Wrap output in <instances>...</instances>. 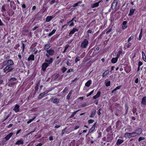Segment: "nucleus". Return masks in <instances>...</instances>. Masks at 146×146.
I'll use <instances>...</instances> for the list:
<instances>
[{"instance_id": "nucleus-1", "label": "nucleus", "mask_w": 146, "mask_h": 146, "mask_svg": "<svg viewBox=\"0 0 146 146\" xmlns=\"http://www.w3.org/2000/svg\"><path fill=\"white\" fill-rule=\"evenodd\" d=\"M2 64L4 66H7L3 69L4 72H6V71L9 72L12 70L13 69L14 63L13 61L11 60L4 61Z\"/></svg>"}, {"instance_id": "nucleus-2", "label": "nucleus", "mask_w": 146, "mask_h": 146, "mask_svg": "<svg viewBox=\"0 0 146 146\" xmlns=\"http://www.w3.org/2000/svg\"><path fill=\"white\" fill-rule=\"evenodd\" d=\"M118 3L117 0H114L113 3H112L111 7L109 10V11L111 12V9H112L113 11L114 10L115 11H116L117 9H116V7Z\"/></svg>"}, {"instance_id": "nucleus-3", "label": "nucleus", "mask_w": 146, "mask_h": 146, "mask_svg": "<svg viewBox=\"0 0 146 146\" xmlns=\"http://www.w3.org/2000/svg\"><path fill=\"white\" fill-rule=\"evenodd\" d=\"M124 136L125 137H127L128 138H130L131 137H134L137 136V135H135V132L132 133H126Z\"/></svg>"}, {"instance_id": "nucleus-4", "label": "nucleus", "mask_w": 146, "mask_h": 146, "mask_svg": "<svg viewBox=\"0 0 146 146\" xmlns=\"http://www.w3.org/2000/svg\"><path fill=\"white\" fill-rule=\"evenodd\" d=\"M88 44V41L86 39H84L81 43V47L83 48H85L86 47Z\"/></svg>"}, {"instance_id": "nucleus-5", "label": "nucleus", "mask_w": 146, "mask_h": 146, "mask_svg": "<svg viewBox=\"0 0 146 146\" xmlns=\"http://www.w3.org/2000/svg\"><path fill=\"white\" fill-rule=\"evenodd\" d=\"M53 61L52 58H48L46 59L45 60V62L49 65L52 63Z\"/></svg>"}, {"instance_id": "nucleus-6", "label": "nucleus", "mask_w": 146, "mask_h": 146, "mask_svg": "<svg viewBox=\"0 0 146 146\" xmlns=\"http://www.w3.org/2000/svg\"><path fill=\"white\" fill-rule=\"evenodd\" d=\"M49 66V65L48 64H47L46 63H44L42 66V70L44 71H45L46 68Z\"/></svg>"}, {"instance_id": "nucleus-7", "label": "nucleus", "mask_w": 146, "mask_h": 146, "mask_svg": "<svg viewBox=\"0 0 146 146\" xmlns=\"http://www.w3.org/2000/svg\"><path fill=\"white\" fill-rule=\"evenodd\" d=\"M46 51L49 55L51 56L54 53V50L51 49L46 50Z\"/></svg>"}, {"instance_id": "nucleus-8", "label": "nucleus", "mask_w": 146, "mask_h": 146, "mask_svg": "<svg viewBox=\"0 0 146 146\" xmlns=\"http://www.w3.org/2000/svg\"><path fill=\"white\" fill-rule=\"evenodd\" d=\"M20 106L17 104H16L13 109L14 110L16 113H17L19 111V108Z\"/></svg>"}, {"instance_id": "nucleus-9", "label": "nucleus", "mask_w": 146, "mask_h": 146, "mask_svg": "<svg viewBox=\"0 0 146 146\" xmlns=\"http://www.w3.org/2000/svg\"><path fill=\"white\" fill-rule=\"evenodd\" d=\"M142 131V129L141 128H139L135 130V132H134L135 133V135H138L141 134Z\"/></svg>"}, {"instance_id": "nucleus-10", "label": "nucleus", "mask_w": 146, "mask_h": 146, "mask_svg": "<svg viewBox=\"0 0 146 146\" xmlns=\"http://www.w3.org/2000/svg\"><path fill=\"white\" fill-rule=\"evenodd\" d=\"M24 143V141L22 139H20L17 141L15 143V145H23Z\"/></svg>"}, {"instance_id": "nucleus-11", "label": "nucleus", "mask_w": 146, "mask_h": 146, "mask_svg": "<svg viewBox=\"0 0 146 146\" xmlns=\"http://www.w3.org/2000/svg\"><path fill=\"white\" fill-rule=\"evenodd\" d=\"M13 134V133L12 132L10 133L9 134L7 135L5 137V139L6 140H9L10 138L11 137Z\"/></svg>"}, {"instance_id": "nucleus-12", "label": "nucleus", "mask_w": 146, "mask_h": 146, "mask_svg": "<svg viewBox=\"0 0 146 146\" xmlns=\"http://www.w3.org/2000/svg\"><path fill=\"white\" fill-rule=\"evenodd\" d=\"M51 101L54 104H57L59 102V100L58 98H56L54 99H52Z\"/></svg>"}, {"instance_id": "nucleus-13", "label": "nucleus", "mask_w": 146, "mask_h": 146, "mask_svg": "<svg viewBox=\"0 0 146 146\" xmlns=\"http://www.w3.org/2000/svg\"><path fill=\"white\" fill-rule=\"evenodd\" d=\"M127 22L126 21H124L123 23V25L122 26V29H124L127 27V25H126Z\"/></svg>"}, {"instance_id": "nucleus-14", "label": "nucleus", "mask_w": 146, "mask_h": 146, "mask_svg": "<svg viewBox=\"0 0 146 146\" xmlns=\"http://www.w3.org/2000/svg\"><path fill=\"white\" fill-rule=\"evenodd\" d=\"M51 46V45L49 43H47L44 45V49L45 50H48L50 47Z\"/></svg>"}, {"instance_id": "nucleus-15", "label": "nucleus", "mask_w": 146, "mask_h": 146, "mask_svg": "<svg viewBox=\"0 0 146 146\" xmlns=\"http://www.w3.org/2000/svg\"><path fill=\"white\" fill-rule=\"evenodd\" d=\"M48 91H46L43 93H41L38 96V98H41L44 95H45L46 94H47L48 92Z\"/></svg>"}, {"instance_id": "nucleus-16", "label": "nucleus", "mask_w": 146, "mask_h": 146, "mask_svg": "<svg viewBox=\"0 0 146 146\" xmlns=\"http://www.w3.org/2000/svg\"><path fill=\"white\" fill-rule=\"evenodd\" d=\"M78 29L76 28H74L73 29L71 30L69 33V34H73L75 32H78Z\"/></svg>"}, {"instance_id": "nucleus-17", "label": "nucleus", "mask_w": 146, "mask_h": 146, "mask_svg": "<svg viewBox=\"0 0 146 146\" xmlns=\"http://www.w3.org/2000/svg\"><path fill=\"white\" fill-rule=\"evenodd\" d=\"M92 82V81L91 80H89L85 83V86L87 87H89L91 84Z\"/></svg>"}, {"instance_id": "nucleus-18", "label": "nucleus", "mask_w": 146, "mask_h": 146, "mask_svg": "<svg viewBox=\"0 0 146 146\" xmlns=\"http://www.w3.org/2000/svg\"><path fill=\"white\" fill-rule=\"evenodd\" d=\"M100 1H99L98 2L96 3L92 4L91 6L92 8H94L96 7H97L99 5V3H100Z\"/></svg>"}, {"instance_id": "nucleus-19", "label": "nucleus", "mask_w": 146, "mask_h": 146, "mask_svg": "<svg viewBox=\"0 0 146 146\" xmlns=\"http://www.w3.org/2000/svg\"><path fill=\"white\" fill-rule=\"evenodd\" d=\"M135 10V9H130V11H129V15L131 16V15H132L133 14Z\"/></svg>"}, {"instance_id": "nucleus-20", "label": "nucleus", "mask_w": 146, "mask_h": 146, "mask_svg": "<svg viewBox=\"0 0 146 146\" xmlns=\"http://www.w3.org/2000/svg\"><path fill=\"white\" fill-rule=\"evenodd\" d=\"M34 56L33 54H31L28 58V61L31 60H34Z\"/></svg>"}, {"instance_id": "nucleus-21", "label": "nucleus", "mask_w": 146, "mask_h": 146, "mask_svg": "<svg viewBox=\"0 0 146 146\" xmlns=\"http://www.w3.org/2000/svg\"><path fill=\"white\" fill-rule=\"evenodd\" d=\"M53 18L52 16H48L46 17V22H49L52 20Z\"/></svg>"}, {"instance_id": "nucleus-22", "label": "nucleus", "mask_w": 146, "mask_h": 146, "mask_svg": "<svg viewBox=\"0 0 146 146\" xmlns=\"http://www.w3.org/2000/svg\"><path fill=\"white\" fill-rule=\"evenodd\" d=\"M118 57L116 58H113L111 60V62L113 63H115L117 61Z\"/></svg>"}, {"instance_id": "nucleus-23", "label": "nucleus", "mask_w": 146, "mask_h": 146, "mask_svg": "<svg viewBox=\"0 0 146 146\" xmlns=\"http://www.w3.org/2000/svg\"><path fill=\"white\" fill-rule=\"evenodd\" d=\"M141 103L144 105L146 104V97H144L142 98Z\"/></svg>"}, {"instance_id": "nucleus-24", "label": "nucleus", "mask_w": 146, "mask_h": 146, "mask_svg": "<svg viewBox=\"0 0 146 146\" xmlns=\"http://www.w3.org/2000/svg\"><path fill=\"white\" fill-rule=\"evenodd\" d=\"M124 141L123 139H118L116 142V144L117 145H119L122 143Z\"/></svg>"}, {"instance_id": "nucleus-25", "label": "nucleus", "mask_w": 146, "mask_h": 146, "mask_svg": "<svg viewBox=\"0 0 146 146\" xmlns=\"http://www.w3.org/2000/svg\"><path fill=\"white\" fill-rule=\"evenodd\" d=\"M72 92H73L72 90L70 91L69 92V94H68V95L66 97V99H67L69 100L70 99V97L72 95Z\"/></svg>"}, {"instance_id": "nucleus-26", "label": "nucleus", "mask_w": 146, "mask_h": 146, "mask_svg": "<svg viewBox=\"0 0 146 146\" xmlns=\"http://www.w3.org/2000/svg\"><path fill=\"white\" fill-rule=\"evenodd\" d=\"M131 45V44L130 42H129L128 43H125L124 45L125 47V48H129L130 47Z\"/></svg>"}, {"instance_id": "nucleus-27", "label": "nucleus", "mask_w": 146, "mask_h": 146, "mask_svg": "<svg viewBox=\"0 0 146 146\" xmlns=\"http://www.w3.org/2000/svg\"><path fill=\"white\" fill-rule=\"evenodd\" d=\"M109 72V70H107L106 71L104 72L103 74H102V76L103 77H105V76L108 74Z\"/></svg>"}, {"instance_id": "nucleus-28", "label": "nucleus", "mask_w": 146, "mask_h": 146, "mask_svg": "<svg viewBox=\"0 0 146 146\" xmlns=\"http://www.w3.org/2000/svg\"><path fill=\"white\" fill-rule=\"evenodd\" d=\"M100 91L98 92L97 94L95 95V96H93V98L94 99H95L97 98H98L100 96Z\"/></svg>"}, {"instance_id": "nucleus-29", "label": "nucleus", "mask_w": 146, "mask_h": 146, "mask_svg": "<svg viewBox=\"0 0 146 146\" xmlns=\"http://www.w3.org/2000/svg\"><path fill=\"white\" fill-rule=\"evenodd\" d=\"M121 122L119 120H118L116 124V127H119L120 125H121Z\"/></svg>"}, {"instance_id": "nucleus-30", "label": "nucleus", "mask_w": 146, "mask_h": 146, "mask_svg": "<svg viewBox=\"0 0 146 146\" xmlns=\"http://www.w3.org/2000/svg\"><path fill=\"white\" fill-rule=\"evenodd\" d=\"M95 113L96 111L95 110H93L91 113V115L90 117H93L95 115Z\"/></svg>"}, {"instance_id": "nucleus-31", "label": "nucleus", "mask_w": 146, "mask_h": 146, "mask_svg": "<svg viewBox=\"0 0 146 146\" xmlns=\"http://www.w3.org/2000/svg\"><path fill=\"white\" fill-rule=\"evenodd\" d=\"M56 30L53 29L51 33H50L48 34V36H52V35H53L54 34V33L56 32Z\"/></svg>"}, {"instance_id": "nucleus-32", "label": "nucleus", "mask_w": 146, "mask_h": 146, "mask_svg": "<svg viewBox=\"0 0 146 146\" xmlns=\"http://www.w3.org/2000/svg\"><path fill=\"white\" fill-rule=\"evenodd\" d=\"M142 58L143 60L146 62V57L144 53L142 52Z\"/></svg>"}, {"instance_id": "nucleus-33", "label": "nucleus", "mask_w": 146, "mask_h": 146, "mask_svg": "<svg viewBox=\"0 0 146 146\" xmlns=\"http://www.w3.org/2000/svg\"><path fill=\"white\" fill-rule=\"evenodd\" d=\"M105 84L107 86H110V82L106 80L105 81Z\"/></svg>"}, {"instance_id": "nucleus-34", "label": "nucleus", "mask_w": 146, "mask_h": 146, "mask_svg": "<svg viewBox=\"0 0 146 146\" xmlns=\"http://www.w3.org/2000/svg\"><path fill=\"white\" fill-rule=\"evenodd\" d=\"M95 129V126L94 125L89 130V133H91Z\"/></svg>"}, {"instance_id": "nucleus-35", "label": "nucleus", "mask_w": 146, "mask_h": 146, "mask_svg": "<svg viewBox=\"0 0 146 146\" xmlns=\"http://www.w3.org/2000/svg\"><path fill=\"white\" fill-rule=\"evenodd\" d=\"M74 17L73 18L71 21H69V22L68 23H67L68 24L69 23H71L70 25V26L71 27H72L73 26H74V23L73 22H71L74 20Z\"/></svg>"}, {"instance_id": "nucleus-36", "label": "nucleus", "mask_w": 146, "mask_h": 146, "mask_svg": "<svg viewBox=\"0 0 146 146\" xmlns=\"http://www.w3.org/2000/svg\"><path fill=\"white\" fill-rule=\"evenodd\" d=\"M81 3H82V2L81 1H79L78 2L74 4L73 5V6L74 7H75L77 6L78 5V4H80Z\"/></svg>"}, {"instance_id": "nucleus-37", "label": "nucleus", "mask_w": 146, "mask_h": 146, "mask_svg": "<svg viewBox=\"0 0 146 146\" xmlns=\"http://www.w3.org/2000/svg\"><path fill=\"white\" fill-rule=\"evenodd\" d=\"M35 118H36V117H35L29 120V121H28L27 122V123L29 124V123H31V122H32V121H33V120H34V119H35Z\"/></svg>"}, {"instance_id": "nucleus-38", "label": "nucleus", "mask_w": 146, "mask_h": 146, "mask_svg": "<svg viewBox=\"0 0 146 146\" xmlns=\"http://www.w3.org/2000/svg\"><path fill=\"white\" fill-rule=\"evenodd\" d=\"M145 139V138L144 137H139L138 139L139 141H140L141 140H144Z\"/></svg>"}, {"instance_id": "nucleus-39", "label": "nucleus", "mask_w": 146, "mask_h": 146, "mask_svg": "<svg viewBox=\"0 0 146 146\" xmlns=\"http://www.w3.org/2000/svg\"><path fill=\"white\" fill-rule=\"evenodd\" d=\"M94 90H93L92 91H91L90 93H89L87 95V97H88L89 96L92 95L94 92Z\"/></svg>"}, {"instance_id": "nucleus-40", "label": "nucleus", "mask_w": 146, "mask_h": 146, "mask_svg": "<svg viewBox=\"0 0 146 146\" xmlns=\"http://www.w3.org/2000/svg\"><path fill=\"white\" fill-rule=\"evenodd\" d=\"M142 33H140V34L139 36V38H138V39L139 40H141V39L142 37Z\"/></svg>"}, {"instance_id": "nucleus-41", "label": "nucleus", "mask_w": 146, "mask_h": 146, "mask_svg": "<svg viewBox=\"0 0 146 146\" xmlns=\"http://www.w3.org/2000/svg\"><path fill=\"white\" fill-rule=\"evenodd\" d=\"M80 60L79 57V56L77 57L75 60V62L76 63L78 61Z\"/></svg>"}, {"instance_id": "nucleus-42", "label": "nucleus", "mask_w": 146, "mask_h": 146, "mask_svg": "<svg viewBox=\"0 0 146 146\" xmlns=\"http://www.w3.org/2000/svg\"><path fill=\"white\" fill-rule=\"evenodd\" d=\"M92 31L90 30H88L86 32V34L88 35L89 36V34L91 33H92Z\"/></svg>"}, {"instance_id": "nucleus-43", "label": "nucleus", "mask_w": 146, "mask_h": 146, "mask_svg": "<svg viewBox=\"0 0 146 146\" xmlns=\"http://www.w3.org/2000/svg\"><path fill=\"white\" fill-rule=\"evenodd\" d=\"M67 68L65 67H63L62 69V70L63 73L65 72Z\"/></svg>"}, {"instance_id": "nucleus-44", "label": "nucleus", "mask_w": 146, "mask_h": 146, "mask_svg": "<svg viewBox=\"0 0 146 146\" xmlns=\"http://www.w3.org/2000/svg\"><path fill=\"white\" fill-rule=\"evenodd\" d=\"M16 80V78H11L10 80V82H12V81H14Z\"/></svg>"}, {"instance_id": "nucleus-45", "label": "nucleus", "mask_w": 146, "mask_h": 146, "mask_svg": "<svg viewBox=\"0 0 146 146\" xmlns=\"http://www.w3.org/2000/svg\"><path fill=\"white\" fill-rule=\"evenodd\" d=\"M111 130V127L110 126L109 127L106 129V131L109 132Z\"/></svg>"}, {"instance_id": "nucleus-46", "label": "nucleus", "mask_w": 146, "mask_h": 146, "mask_svg": "<svg viewBox=\"0 0 146 146\" xmlns=\"http://www.w3.org/2000/svg\"><path fill=\"white\" fill-rule=\"evenodd\" d=\"M68 90V88L67 87H66L63 90V92L64 93H66L67 92V91Z\"/></svg>"}, {"instance_id": "nucleus-47", "label": "nucleus", "mask_w": 146, "mask_h": 146, "mask_svg": "<svg viewBox=\"0 0 146 146\" xmlns=\"http://www.w3.org/2000/svg\"><path fill=\"white\" fill-rule=\"evenodd\" d=\"M25 44L23 43H22V48H23V52L24 51V50L25 49Z\"/></svg>"}, {"instance_id": "nucleus-48", "label": "nucleus", "mask_w": 146, "mask_h": 146, "mask_svg": "<svg viewBox=\"0 0 146 146\" xmlns=\"http://www.w3.org/2000/svg\"><path fill=\"white\" fill-rule=\"evenodd\" d=\"M94 121V120L92 119H90L88 121V122L89 123H92Z\"/></svg>"}, {"instance_id": "nucleus-49", "label": "nucleus", "mask_w": 146, "mask_h": 146, "mask_svg": "<svg viewBox=\"0 0 146 146\" xmlns=\"http://www.w3.org/2000/svg\"><path fill=\"white\" fill-rule=\"evenodd\" d=\"M73 69H69L67 72L68 73L70 72H73Z\"/></svg>"}, {"instance_id": "nucleus-50", "label": "nucleus", "mask_w": 146, "mask_h": 146, "mask_svg": "<svg viewBox=\"0 0 146 146\" xmlns=\"http://www.w3.org/2000/svg\"><path fill=\"white\" fill-rule=\"evenodd\" d=\"M143 64V63L141 61H139L138 62V66L140 67L141 65Z\"/></svg>"}, {"instance_id": "nucleus-51", "label": "nucleus", "mask_w": 146, "mask_h": 146, "mask_svg": "<svg viewBox=\"0 0 146 146\" xmlns=\"http://www.w3.org/2000/svg\"><path fill=\"white\" fill-rule=\"evenodd\" d=\"M131 129L130 128H127L125 129V131L127 130L129 131L130 132L131 131Z\"/></svg>"}, {"instance_id": "nucleus-52", "label": "nucleus", "mask_w": 146, "mask_h": 146, "mask_svg": "<svg viewBox=\"0 0 146 146\" xmlns=\"http://www.w3.org/2000/svg\"><path fill=\"white\" fill-rule=\"evenodd\" d=\"M79 110H77L75 112H74L73 113L72 115V116H74L76 114V113L79 111Z\"/></svg>"}, {"instance_id": "nucleus-53", "label": "nucleus", "mask_w": 146, "mask_h": 146, "mask_svg": "<svg viewBox=\"0 0 146 146\" xmlns=\"http://www.w3.org/2000/svg\"><path fill=\"white\" fill-rule=\"evenodd\" d=\"M139 82V79L138 78H137L135 80V82L136 83H137L138 82Z\"/></svg>"}, {"instance_id": "nucleus-54", "label": "nucleus", "mask_w": 146, "mask_h": 146, "mask_svg": "<svg viewBox=\"0 0 146 146\" xmlns=\"http://www.w3.org/2000/svg\"><path fill=\"white\" fill-rule=\"evenodd\" d=\"M5 11V8L4 6H3L2 7L1 11L2 12H3V11Z\"/></svg>"}, {"instance_id": "nucleus-55", "label": "nucleus", "mask_w": 146, "mask_h": 146, "mask_svg": "<svg viewBox=\"0 0 146 146\" xmlns=\"http://www.w3.org/2000/svg\"><path fill=\"white\" fill-rule=\"evenodd\" d=\"M87 106V105L86 103L83 104L82 105V107H84Z\"/></svg>"}, {"instance_id": "nucleus-56", "label": "nucleus", "mask_w": 146, "mask_h": 146, "mask_svg": "<svg viewBox=\"0 0 146 146\" xmlns=\"http://www.w3.org/2000/svg\"><path fill=\"white\" fill-rule=\"evenodd\" d=\"M66 64L68 66H70L71 65V64L70 62H69L68 61L67 62Z\"/></svg>"}, {"instance_id": "nucleus-57", "label": "nucleus", "mask_w": 146, "mask_h": 146, "mask_svg": "<svg viewBox=\"0 0 146 146\" xmlns=\"http://www.w3.org/2000/svg\"><path fill=\"white\" fill-rule=\"evenodd\" d=\"M132 39V38L131 37H130L128 39L127 41L128 42H129Z\"/></svg>"}, {"instance_id": "nucleus-58", "label": "nucleus", "mask_w": 146, "mask_h": 146, "mask_svg": "<svg viewBox=\"0 0 146 146\" xmlns=\"http://www.w3.org/2000/svg\"><path fill=\"white\" fill-rule=\"evenodd\" d=\"M79 128V126L78 125H76L74 128V130H76Z\"/></svg>"}, {"instance_id": "nucleus-59", "label": "nucleus", "mask_w": 146, "mask_h": 146, "mask_svg": "<svg viewBox=\"0 0 146 146\" xmlns=\"http://www.w3.org/2000/svg\"><path fill=\"white\" fill-rule=\"evenodd\" d=\"M55 3V0H52L50 2V4H52L54 3Z\"/></svg>"}, {"instance_id": "nucleus-60", "label": "nucleus", "mask_w": 146, "mask_h": 146, "mask_svg": "<svg viewBox=\"0 0 146 146\" xmlns=\"http://www.w3.org/2000/svg\"><path fill=\"white\" fill-rule=\"evenodd\" d=\"M13 125L11 124H10L7 127V128H9L11 127Z\"/></svg>"}, {"instance_id": "nucleus-61", "label": "nucleus", "mask_w": 146, "mask_h": 146, "mask_svg": "<svg viewBox=\"0 0 146 146\" xmlns=\"http://www.w3.org/2000/svg\"><path fill=\"white\" fill-rule=\"evenodd\" d=\"M59 74H57L55 76V78L56 79H57L58 78L59 76Z\"/></svg>"}, {"instance_id": "nucleus-62", "label": "nucleus", "mask_w": 146, "mask_h": 146, "mask_svg": "<svg viewBox=\"0 0 146 146\" xmlns=\"http://www.w3.org/2000/svg\"><path fill=\"white\" fill-rule=\"evenodd\" d=\"M111 30H112V29H110L109 30H108L106 32V34H107V35H108V33H109L111 31Z\"/></svg>"}, {"instance_id": "nucleus-63", "label": "nucleus", "mask_w": 146, "mask_h": 146, "mask_svg": "<svg viewBox=\"0 0 146 146\" xmlns=\"http://www.w3.org/2000/svg\"><path fill=\"white\" fill-rule=\"evenodd\" d=\"M121 87V86H119L115 88L116 89V90H119L120 88Z\"/></svg>"}, {"instance_id": "nucleus-64", "label": "nucleus", "mask_w": 146, "mask_h": 146, "mask_svg": "<svg viewBox=\"0 0 146 146\" xmlns=\"http://www.w3.org/2000/svg\"><path fill=\"white\" fill-rule=\"evenodd\" d=\"M42 145V144L41 143H38L37 145H36V146H41Z\"/></svg>"}]
</instances>
